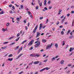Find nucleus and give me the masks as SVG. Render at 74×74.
<instances>
[{
	"label": "nucleus",
	"mask_w": 74,
	"mask_h": 74,
	"mask_svg": "<svg viewBox=\"0 0 74 74\" xmlns=\"http://www.w3.org/2000/svg\"><path fill=\"white\" fill-rule=\"evenodd\" d=\"M40 42H39L38 43L36 44L35 45V48H37V47H38L40 45Z\"/></svg>",
	"instance_id": "nucleus-1"
},
{
	"label": "nucleus",
	"mask_w": 74,
	"mask_h": 74,
	"mask_svg": "<svg viewBox=\"0 0 74 74\" xmlns=\"http://www.w3.org/2000/svg\"><path fill=\"white\" fill-rule=\"evenodd\" d=\"M37 27H38V25H37L33 30V33H35L36 32V30L37 29Z\"/></svg>",
	"instance_id": "nucleus-2"
},
{
	"label": "nucleus",
	"mask_w": 74,
	"mask_h": 74,
	"mask_svg": "<svg viewBox=\"0 0 74 74\" xmlns=\"http://www.w3.org/2000/svg\"><path fill=\"white\" fill-rule=\"evenodd\" d=\"M33 42H34V40H32L30 42L28 45H29V46H30V45H32V44H33Z\"/></svg>",
	"instance_id": "nucleus-3"
},
{
	"label": "nucleus",
	"mask_w": 74,
	"mask_h": 74,
	"mask_svg": "<svg viewBox=\"0 0 74 74\" xmlns=\"http://www.w3.org/2000/svg\"><path fill=\"white\" fill-rule=\"evenodd\" d=\"M42 23H40V24L39 28V29L40 30H41V29H42Z\"/></svg>",
	"instance_id": "nucleus-4"
},
{
	"label": "nucleus",
	"mask_w": 74,
	"mask_h": 74,
	"mask_svg": "<svg viewBox=\"0 0 74 74\" xmlns=\"http://www.w3.org/2000/svg\"><path fill=\"white\" fill-rule=\"evenodd\" d=\"M23 55V53H21L19 55L18 57L17 58H16V60H17V59H18V58H20V57H21V56L22 55Z\"/></svg>",
	"instance_id": "nucleus-5"
},
{
	"label": "nucleus",
	"mask_w": 74,
	"mask_h": 74,
	"mask_svg": "<svg viewBox=\"0 0 74 74\" xmlns=\"http://www.w3.org/2000/svg\"><path fill=\"white\" fill-rule=\"evenodd\" d=\"M37 34L36 36V38H37V37H38V36H40V33H39V32H37Z\"/></svg>",
	"instance_id": "nucleus-6"
},
{
	"label": "nucleus",
	"mask_w": 74,
	"mask_h": 74,
	"mask_svg": "<svg viewBox=\"0 0 74 74\" xmlns=\"http://www.w3.org/2000/svg\"><path fill=\"white\" fill-rule=\"evenodd\" d=\"M39 63V61H37L34 62V63L35 64H38Z\"/></svg>",
	"instance_id": "nucleus-7"
},
{
	"label": "nucleus",
	"mask_w": 74,
	"mask_h": 74,
	"mask_svg": "<svg viewBox=\"0 0 74 74\" xmlns=\"http://www.w3.org/2000/svg\"><path fill=\"white\" fill-rule=\"evenodd\" d=\"M74 48H72V47H71L70 48V49L69 50V52H71V51H73V50H74Z\"/></svg>",
	"instance_id": "nucleus-8"
},
{
	"label": "nucleus",
	"mask_w": 74,
	"mask_h": 74,
	"mask_svg": "<svg viewBox=\"0 0 74 74\" xmlns=\"http://www.w3.org/2000/svg\"><path fill=\"white\" fill-rule=\"evenodd\" d=\"M10 19H12V21L13 23H14V22H15V21H14V18L10 17Z\"/></svg>",
	"instance_id": "nucleus-9"
},
{
	"label": "nucleus",
	"mask_w": 74,
	"mask_h": 74,
	"mask_svg": "<svg viewBox=\"0 0 74 74\" xmlns=\"http://www.w3.org/2000/svg\"><path fill=\"white\" fill-rule=\"evenodd\" d=\"M60 63L62 64H64V60H62L60 62Z\"/></svg>",
	"instance_id": "nucleus-10"
},
{
	"label": "nucleus",
	"mask_w": 74,
	"mask_h": 74,
	"mask_svg": "<svg viewBox=\"0 0 74 74\" xmlns=\"http://www.w3.org/2000/svg\"><path fill=\"white\" fill-rule=\"evenodd\" d=\"M35 57L36 56V57H37V58L39 57L40 56V55L39 54H36V55H35Z\"/></svg>",
	"instance_id": "nucleus-11"
},
{
	"label": "nucleus",
	"mask_w": 74,
	"mask_h": 74,
	"mask_svg": "<svg viewBox=\"0 0 74 74\" xmlns=\"http://www.w3.org/2000/svg\"><path fill=\"white\" fill-rule=\"evenodd\" d=\"M47 47L46 48V49H48L49 48H51V46H50V45H48Z\"/></svg>",
	"instance_id": "nucleus-12"
},
{
	"label": "nucleus",
	"mask_w": 74,
	"mask_h": 74,
	"mask_svg": "<svg viewBox=\"0 0 74 74\" xmlns=\"http://www.w3.org/2000/svg\"><path fill=\"white\" fill-rule=\"evenodd\" d=\"M55 46L56 48H58V44L56 43L55 45Z\"/></svg>",
	"instance_id": "nucleus-13"
},
{
	"label": "nucleus",
	"mask_w": 74,
	"mask_h": 74,
	"mask_svg": "<svg viewBox=\"0 0 74 74\" xmlns=\"http://www.w3.org/2000/svg\"><path fill=\"white\" fill-rule=\"evenodd\" d=\"M8 60H9V61H12V60H13V58H8Z\"/></svg>",
	"instance_id": "nucleus-14"
},
{
	"label": "nucleus",
	"mask_w": 74,
	"mask_h": 74,
	"mask_svg": "<svg viewBox=\"0 0 74 74\" xmlns=\"http://www.w3.org/2000/svg\"><path fill=\"white\" fill-rule=\"evenodd\" d=\"M45 70V68L43 69H41V70L40 71V72H42V71H44Z\"/></svg>",
	"instance_id": "nucleus-15"
},
{
	"label": "nucleus",
	"mask_w": 74,
	"mask_h": 74,
	"mask_svg": "<svg viewBox=\"0 0 74 74\" xmlns=\"http://www.w3.org/2000/svg\"><path fill=\"white\" fill-rule=\"evenodd\" d=\"M27 42V40H25L24 41H23L22 43V44H23L25 42Z\"/></svg>",
	"instance_id": "nucleus-16"
},
{
	"label": "nucleus",
	"mask_w": 74,
	"mask_h": 74,
	"mask_svg": "<svg viewBox=\"0 0 74 74\" xmlns=\"http://www.w3.org/2000/svg\"><path fill=\"white\" fill-rule=\"evenodd\" d=\"M71 32V31L69 29L68 31L67 32V35L69 34Z\"/></svg>",
	"instance_id": "nucleus-17"
},
{
	"label": "nucleus",
	"mask_w": 74,
	"mask_h": 74,
	"mask_svg": "<svg viewBox=\"0 0 74 74\" xmlns=\"http://www.w3.org/2000/svg\"><path fill=\"white\" fill-rule=\"evenodd\" d=\"M14 38V36H12L9 38L8 40H11V39H12V38Z\"/></svg>",
	"instance_id": "nucleus-18"
},
{
	"label": "nucleus",
	"mask_w": 74,
	"mask_h": 74,
	"mask_svg": "<svg viewBox=\"0 0 74 74\" xmlns=\"http://www.w3.org/2000/svg\"><path fill=\"white\" fill-rule=\"evenodd\" d=\"M30 56L35 57V55L34 54H31L30 55Z\"/></svg>",
	"instance_id": "nucleus-19"
},
{
	"label": "nucleus",
	"mask_w": 74,
	"mask_h": 74,
	"mask_svg": "<svg viewBox=\"0 0 74 74\" xmlns=\"http://www.w3.org/2000/svg\"><path fill=\"white\" fill-rule=\"evenodd\" d=\"M19 48V46H17L16 47V48H15V50H17V49H18V48Z\"/></svg>",
	"instance_id": "nucleus-20"
},
{
	"label": "nucleus",
	"mask_w": 74,
	"mask_h": 74,
	"mask_svg": "<svg viewBox=\"0 0 74 74\" xmlns=\"http://www.w3.org/2000/svg\"><path fill=\"white\" fill-rule=\"evenodd\" d=\"M42 41H43V42H47V40L44 39H42Z\"/></svg>",
	"instance_id": "nucleus-21"
},
{
	"label": "nucleus",
	"mask_w": 74,
	"mask_h": 74,
	"mask_svg": "<svg viewBox=\"0 0 74 74\" xmlns=\"http://www.w3.org/2000/svg\"><path fill=\"white\" fill-rule=\"evenodd\" d=\"M74 53V52H72L71 53H70L69 54V56H71V55H73V53Z\"/></svg>",
	"instance_id": "nucleus-22"
},
{
	"label": "nucleus",
	"mask_w": 74,
	"mask_h": 74,
	"mask_svg": "<svg viewBox=\"0 0 74 74\" xmlns=\"http://www.w3.org/2000/svg\"><path fill=\"white\" fill-rule=\"evenodd\" d=\"M8 43V42H3V44H6Z\"/></svg>",
	"instance_id": "nucleus-23"
},
{
	"label": "nucleus",
	"mask_w": 74,
	"mask_h": 74,
	"mask_svg": "<svg viewBox=\"0 0 74 74\" xmlns=\"http://www.w3.org/2000/svg\"><path fill=\"white\" fill-rule=\"evenodd\" d=\"M20 7L21 8V9H23L24 7L23 6V5H21L20 6Z\"/></svg>",
	"instance_id": "nucleus-24"
},
{
	"label": "nucleus",
	"mask_w": 74,
	"mask_h": 74,
	"mask_svg": "<svg viewBox=\"0 0 74 74\" xmlns=\"http://www.w3.org/2000/svg\"><path fill=\"white\" fill-rule=\"evenodd\" d=\"M55 60V57L53 58L51 60L52 61H54V60Z\"/></svg>",
	"instance_id": "nucleus-25"
},
{
	"label": "nucleus",
	"mask_w": 74,
	"mask_h": 74,
	"mask_svg": "<svg viewBox=\"0 0 74 74\" xmlns=\"http://www.w3.org/2000/svg\"><path fill=\"white\" fill-rule=\"evenodd\" d=\"M1 48L3 49H6V47H2Z\"/></svg>",
	"instance_id": "nucleus-26"
},
{
	"label": "nucleus",
	"mask_w": 74,
	"mask_h": 74,
	"mask_svg": "<svg viewBox=\"0 0 74 74\" xmlns=\"http://www.w3.org/2000/svg\"><path fill=\"white\" fill-rule=\"evenodd\" d=\"M15 44V42H14L13 43H11L10 45H13Z\"/></svg>",
	"instance_id": "nucleus-27"
},
{
	"label": "nucleus",
	"mask_w": 74,
	"mask_h": 74,
	"mask_svg": "<svg viewBox=\"0 0 74 74\" xmlns=\"http://www.w3.org/2000/svg\"><path fill=\"white\" fill-rule=\"evenodd\" d=\"M13 56V55L12 54H10L8 56L9 58H10V57H12Z\"/></svg>",
	"instance_id": "nucleus-28"
},
{
	"label": "nucleus",
	"mask_w": 74,
	"mask_h": 74,
	"mask_svg": "<svg viewBox=\"0 0 74 74\" xmlns=\"http://www.w3.org/2000/svg\"><path fill=\"white\" fill-rule=\"evenodd\" d=\"M20 38V37H19L18 38H17L16 40V41H18L19 39Z\"/></svg>",
	"instance_id": "nucleus-29"
},
{
	"label": "nucleus",
	"mask_w": 74,
	"mask_h": 74,
	"mask_svg": "<svg viewBox=\"0 0 74 74\" xmlns=\"http://www.w3.org/2000/svg\"><path fill=\"white\" fill-rule=\"evenodd\" d=\"M6 26L7 27H8L9 26V23H6Z\"/></svg>",
	"instance_id": "nucleus-30"
},
{
	"label": "nucleus",
	"mask_w": 74,
	"mask_h": 74,
	"mask_svg": "<svg viewBox=\"0 0 74 74\" xmlns=\"http://www.w3.org/2000/svg\"><path fill=\"white\" fill-rule=\"evenodd\" d=\"M4 14V12L3 11H2L0 13V14Z\"/></svg>",
	"instance_id": "nucleus-31"
},
{
	"label": "nucleus",
	"mask_w": 74,
	"mask_h": 74,
	"mask_svg": "<svg viewBox=\"0 0 74 74\" xmlns=\"http://www.w3.org/2000/svg\"><path fill=\"white\" fill-rule=\"evenodd\" d=\"M73 36H71L69 37V38H70V39H71V38H73Z\"/></svg>",
	"instance_id": "nucleus-32"
},
{
	"label": "nucleus",
	"mask_w": 74,
	"mask_h": 74,
	"mask_svg": "<svg viewBox=\"0 0 74 74\" xmlns=\"http://www.w3.org/2000/svg\"><path fill=\"white\" fill-rule=\"evenodd\" d=\"M21 50L19 49H18V53H20V52H21Z\"/></svg>",
	"instance_id": "nucleus-33"
},
{
	"label": "nucleus",
	"mask_w": 74,
	"mask_h": 74,
	"mask_svg": "<svg viewBox=\"0 0 74 74\" xmlns=\"http://www.w3.org/2000/svg\"><path fill=\"white\" fill-rule=\"evenodd\" d=\"M16 20H17V21H20V20L19 19V18H16Z\"/></svg>",
	"instance_id": "nucleus-34"
},
{
	"label": "nucleus",
	"mask_w": 74,
	"mask_h": 74,
	"mask_svg": "<svg viewBox=\"0 0 74 74\" xmlns=\"http://www.w3.org/2000/svg\"><path fill=\"white\" fill-rule=\"evenodd\" d=\"M39 5L40 6H42V2H41L39 3Z\"/></svg>",
	"instance_id": "nucleus-35"
},
{
	"label": "nucleus",
	"mask_w": 74,
	"mask_h": 74,
	"mask_svg": "<svg viewBox=\"0 0 74 74\" xmlns=\"http://www.w3.org/2000/svg\"><path fill=\"white\" fill-rule=\"evenodd\" d=\"M48 61V59H46V60H44L43 62H46Z\"/></svg>",
	"instance_id": "nucleus-36"
},
{
	"label": "nucleus",
	"mask_w": 74,
	"mask_h": 74,
	"mask_svg": "<svg viewBox=\"0 0 74 74\" xmlns=\"http://www.w3.org/2000/svg\"><path fill=\"white\" fill-rule=\"evenodd\" d=\"M33 47H31L29 49V50H32V49H33Z\"/></svg>",
	"instance_id": "nucleus-37"
},
{
	"label": "nucleus",
	"mask_w": 74,
	"mask_h": 74,
	"mask_svg": "<svg viewBox=\"0 0 74 74\" xmlns=\"http://www.w3.org/2000/svg\"><path fill=\"white\" fill-rule=\"evenodd\" d=\"M61 34H64V32L63 31H62L61 32Z\"/></svg>",
	"instance_id": "nucleus-38"
},
{
	"label": "nucleus",
	"mask_w": 74,
	"mask_h": 74,
	"mask_svg": "<svg viewBox=\"0 0 74 74\" xmlns=\"http://www.w3.org/2000/svg\"><path fill=\"white\" fill-rule=\"evenodd\" d=\"M27 12L28 13H29L28 14L29 15H30V14H31L30 12L29 11H28Z\"/></svg>",
	"instance_id": "nucleus-39"
},
{
	"label": "nucleus",
	"mask_w": 74,
	"mask_h": 74,
	"mask_svg": "<svg viewBox=\"0 0 74 74\" xmlns=\"http://www.w3.org/2000/svg\"><path fill=\"white\" fill-rule=\"evenodd\" d=\"M39 8H38V6H37L36 7V10H38V9Z\"/></svg>",
	"instance_id": "nucleus-40"
},
{
	"label": "nucleus",
	"mask_w": 74,
	"mask_h": 74,
	"mask_svg": "<svg viewBox=\"0 0 74 74\" xmlns=\"http://www.w3.org/2000/svg\"><path fill=\"white\" fill-rule=\"evenodd\" d=\"M44 9L45 10H48V8H47V7L44 8Z\"/></svg>",
	"instance_id": "nucleus-41"
},
{
	"label": "nucleus",
	"mask_w": 74,
	"mask_h": 74,
	"mask_svg": "<svg viewBox=\"0 0 74 74\" xmlns=\"http://www.w3.org/2000/svg\"><path fill=\"white\" fill-rule=\"evenodd\" d=\"M45 69H46V70H49V68H47V67H46V68H45Z\"/></svg>",
	"instance_id": "nucleus-42"
},
{
	"label": "nucleus",
	"mask_w": 74,
	"mask_h": 74,
	"mask_svg": "<svg viewBox=\"0 0 74 74\" xmlns=\"http://www.w3.org/2000/svg\"><path fill=\"white\" fill-rule=\"evenodd\" d=\"M39 42H40L39 41H36L35 42V44H36V43H38Z\"/></svg>",
	"instance_id": "nucleus-43"
},
{
	"label": "nucleus",
	"mask_w": 74,
	"mask_h": 74,
	"mask_svg": "<svg viewBox=\"0 0 74 74\" xmlns=\"http://www.w3.org/2000/svg\"><path fill=\"white\" fill-rule=\"evenodd\" d=\"M59 22H57V23H56V25H59Z\"/></svg>",
	"instance_id": "nucleus-44"
},
{
	"label": "nucleus",
	"mask_w": 74,
	"mask_h": 74,
	"mask_svg": "<svg viewBox=\"0 0 74 74\" xmlns=\"http://www.w3.org/2000/svg\"><path fill=\"white\" fill-rule=\"evenodd\" d=\"M31 4L32 5H35V4L34 3H33V2Z\"/></svg>",
	"instance_id": "nucleus-45"
},
{
	"label": "nucleus",
	"mask_w": 74,
	"mask_h": 74,
	"mask_svg": "<svg viewBox=\"0 0 74 74\" xmlns=\"http://www.w3.org/2000/svg\"><path fill=\"white\" fill-rule=\"evenodd\" d=\"M64 42H64V41H63V44H62V45H63H63H64L65 44V43H64Z\"/></svg>",
	"instance_id": "nucleus-46"
},
{
	"label": "nucleus",
	"mask_w": 74,
	"mask_h": 74,
	"mask_svg": "<svg viewBox=\"0 0 74 74\" xmlns=\"http://www.w3.org/2000/svg\"><path fill=\"white\" fill-rule=\"evenodd\" d=\"M64 19H63L62 20V22H61V23H63V22H64Z\"/></svg>",
	"instance_id": "nucleus-47"
},
{
	"label": "nucleus",
	"mask_w": 74,
	"mask_h": 74,
	"mask_svg": "<svg viewBox=\"0 0 74 74\" xmlns=\"http://www.w3.org/2000/svg\"><path fill=\"white\" fill-rule=\"evenodd\" d=\"M64 19H63L62 20V22H61V23H63V22H64Z\"/></svg>",
	"instance_id": "nucleus-48"
},
{
	"label": "nucleus",
	"mask_w": 74,
	"mask_h": 74,
	"mask_svg": "<svg viewBox=\"0 0 74 74\" xmlns=\"http://www.w3.org/2000/svg\"><path fill=\"white\" fill-rule=\"evenodd\" d=\"M74 10H72L71 12V14H74Z\"/></svg>",
	"instance_id": "nucleus-49"
},
{
	"label": "nucleus",
	"mask_w": 74,
	"mask_h": 74,
	"mask_svg": "<svg viewBox=\"0 0 74 74\" xmlns=\"http://www.w3.org/2000/svg\"><path fill=\"white\" fill-rule=\"evenodd\" d=\"M43 17H40V19L41 20V19H43Z\"/></svg>",
	"instance_id": "nucleus-50"
},
{
	"label": "nucleus",
	"mask_w": 74,
	"mask_h": 74,
	"mask_svg": "<svg viewBox=\"0 0 74 74\" xmlns=\"http://www.w3.org/2000/svg\"><path fill=\"white\" fill-rule=\"evenodd\" d=\"M50 23V25H52V24H53V22H51Z\"/></svg>",
	"instance_id": "nucleus-51"
},
{
	"label": "nucleus",
	"mask_w": 74,
	"mask_h": 74,
	"mask_svg": "<svg viewBox=\"0 0 74 74\" xmlns=\"http://www.w3.org/2000/svg\"><path fill=\"white\" fill-rule=\"evenodd\" d=\"M23 71H21L20 72V73H19V74H23Z\"/></svg>",
	"instance_id": "nucleus-52"
},
{
	"label": "nucleus",
	"mask_w": 74,
	"mask_h": 74,
	"mask_svg": "<svg viewBox=\"0 0 74 74\" xmlns=\"http://www.w3.org/2000/svg\"><path fill=\"white\" fill-rule=\"evenodd\" d=\"M15 5H16V7H19V5H17L16 4H15Z\"/></svg>",
	"instance_id": "nucleus-53"
},
{
	"label": "nucleus",
	"mask_w": 74,
	"mask_h": 74,
	"mask_svg": "<svg viewBox=\"0 0 74 74\" xmlns=\"http://www.w3.org/2000/svg\"><path fill=\"white\" fill-rule=\"evenodd\" d=\"M9 7H10V8H11V7H12V4H10L9 6Z\"/></svg>",
	"instance_id": "nucleus-54"
},
{
	"label": "nucleus",
	"mask_w": 74,
	"mask_h": 74,
	"mask_svg": "<svg viewBox=\"0 0 74 74\" xmlns=\"http://www.w3.org/2000/svg\"><path fill=\"white\" fill-rule=\"evenodd\" d=\"M70 35H71V36H72V35H73V32H72L70 33Z\"/></svg>",
	"instance_id": "nucleus-55"
},
{
	"label": "nucleus",
	"mask_w": 74,
	"mask_h": 74,
	"mask_svg": "<svg viewBox=\"0 0 74 74\" xmlns=\"http://www.w3.org/2000/svg\"><path fill=\"white\" fill-rule=\"evenodd\" d=\"M32 64H33V62H32L30 63L29 64V65H32Z\"/></svg>",
	"instance_id": "nucleus-56"
},
{
	"label": "nucleus",
	"mask_w": 74,
	"mask_h": 74,
	"mask_svg": "<svg viewBox=\"0 0 74 74\" xmlns=\"http://www.w3.org/2000/svg\"><path fill=\"white\" fill-rule=\"evenodd\" d=\"M70 14L69 13L67 15V16L68 17H69V16H70Z\"/></svg>",
	"instance_id": "nucleus-57"
},
{
	"label": "nucleus",
	"mask_w": 74,
	"mask_h": 74,
	"mask_svg": "<svg viewBox=\"0 0 74 74\" xmlns=\"http://www.w3.org/2000/svg\"><path fill=\"white\" fill-rule=\"evenodd\" d=\"M58 12H62V10H61V9H60Z\"/></svg>",
	"instance_id": "nucleus-58"
},
{
	"label": "nucleus",
	"mask_w": 74,
	"mask_h": 74,
	"mask_svg": "<svg viewBox=\"0 0 74 74\" xmlns=\"http://www.w3.org/2000/svg\"><path fill=\"white\" fill-rule=\"evenodd\" d=\"M19 35H20V33L18 34H17V37H18V36H19Z\"/></svg>",
	"instance_id": "nucleus-59"
},
{
	"label": "nucleus",
	"mask_w": 74,
	"mask_h": 74,
	"mask_svg": "<svg viewBox=\"0 0 74 74\" xmlns=\"http://www.w3.org/2000/svg\"><path fill=\"white\" fill-rule=\"evenodd\" d=\"M74 7V6L73 5H72L71 7V8H73Z\"/></svg>",
	"instance_id": "nucleus-60"
},
{
	"label": "nucleus",
	"mask_w": 74,
	"mask_h": 74,
	"mask_svg": "<svg viewBox=\"0 0 74 74\" xmlns=\"http://www.w3.org/2000/svg\"><path fill=\"white\" fill-rule=\"evenodd\" d=\"M2 30L3 31V32H5V30L4 28L2 29Z\"/></svg>",
	"instance_id": "nucleus-61"
},
{
	"label": "nucleus",
	"mask_w": 74,
	"mask_h": 74,
	"mask_svg": "<svg viewBox=\"0 0 74 74\" xmlns=\"http://www.w3.org/2000/svg\"><path fill=\"white\" fill-rule=\"evenodd\" d=\"M25 28L26 30H27V27L26 26L25 27Z\"/></svg>",
	"instance_id": "nucleus-62"
},
{
	"label": "nucleus",
	"mask_w": 74,
	"mask_h": 74,
	"mask_svg": "<svg viewBox=\"0 0 74 74\" xmlns=\"http://www.w3.org/2000/svg\"><path fill=\"white\" fill-rule=\"evenodd\" d=\"M49 9H51V8H52V6H50L49 7Z\"/></svg>",
	"instance_id": "nucleus-63"
},
{
	"label": "nucleus",
	"mask_w": 74,
	"mask_h": 74,
	"mask_svg": "<svg viewBox=\"0 0 74 74\" xmlns=\"http://www.w3.org/2000/svg\"><path fill=\"white\" fill-rule=\"evenodd\" d=\"M38 74V72H36L34 73V74Z\"/></svg>",
	"instance_id": "nucleus-64"
}]
</instances>
